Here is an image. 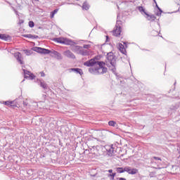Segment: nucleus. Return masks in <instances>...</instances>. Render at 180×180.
I'll return each mask as SVG.
<instances>
[{
    "instance_id": "nucleus-19",
    "label": "nucleus",
    "mask_w": 180,
    "mask_h": 180,
    "mask_svg": "<svg viewBox=\"0 0 180 180\" xmlns=\"http://www.w3.org/2000/svg\"><path fill=\"white\" fill-rule=\"evenodd\" d=\"M109 126H112V127H115L116 126V122L115 121H110L108 122Z\"/></svg>"
},
{
    "instance_id": "nucleus-25",
    "label": "nucleus",
    "mask_w": 180,
    "mask_h": 180,
    "mask_svg": "<svg viewBox=\"0 0 180 180\" xmlns=\"http://www.w3.org/2000/svg\"><path fill=\"white\" fill-rule=\"evenodd\" d=\"M110 176H111L112 179H115V176H116V173H112L110 174Z\"/></svg>"
},
{
    "instance_id": "nucleus-36",
    "label": "nucleus",
    "mask_w": 180,
    "mask_h": 180,
    "mask_svg": "<svg viewBox=\"0 0 180 180\" xmlns=\"http://www.w3.org/2000/svg\"><path fill=\"white\" fill-rule=\"evenodd\" d=\"M153 164H157V162H153Z\"/></svg>"
},
{
    "instance_id": "nucleus-14",
    "label": "nucleus",
    "mask_w": 180,
    "mask_h": 180,
    "mask_svg": "<svg viewBox=\"0 0 180 180\" xmlns=\"http://www.w3.org/2000/svg\"><path fill=\"white\" fill-rule=\"evenodd\" d=\"M0 39H1V40H9V39H11V37H9V35H6L5 34H0Z\"/></svg>"
},
{
    "instance_id": "nucleus-6",
    "label": "nucleus",
    "mask_w": 180,
    "mask_h": 180,
    "mask_svg": "<svg viewBox=\"0 0 180 180\" xmlns=\"http://www.w3.org/2000/svg\"><path fill=\"white\" fill-rule=\"evenodd\" d=\"M34 51H37V53H41L42 54H50V53H51V51H50V50L40 48V47L34 48Z\"/></svg>"
},
{
    "instance_id": "nucleus-35",
    "label": "nucleus",
    "mask_w": 180,
    "mask_h": 180,
    "mask_svg": "<svg viewBox=\"0 0 180 180\" xmlns=\"http://www.w3.org/2000/svg\"><path fill=\"white\" fill-rule=\"evenodd\" d=\"M153 1H154L155 4H157V1L155 0H153Z\"/></svg>"
},
{
    "instance_id": "nucleus-17",
    "label": "nucleus",
    "mask_w": 180,
    "mask_h": 180,
    "mask_svg": "<svg viewBox=\"0 0 180 180\" xmlns=\"http://www.w3.org/2000/svg\"><path fill=\"white\" fill-rule=\"evenodd\" d=\"M117 171L118 174H123V172H125L124 167H117Z\"/></svg>"
},
{
    "instance_id": "nucleus-23",
    "label": "nucleus",
    "mask_w": 180,
    "mask_h": 180,
    "mask_svg": "<svg viewBox=\"0 0 180 180\" xmlns=\"http://www.w3.org/2000/svg\"><path fill=\"white\" fill-rule=\"evenodd\" d=\"M153 160H155V161H162L161 158H158V157H153Z\"/></svg>"
},
{
    "instance_id": "nucleus-18",
    "label": "nucleus",
    "mask_w": 180,
    "mask_h": 180,
    "mask_svg": "<svg viewBox=\"0 0 180 180\" xmlns=\"http://www.w3.org/2000/svg\"><path fill=\"white\" fill-rule=\"evenodd\" d=\"M58 12V8L55 9L53 11L51 12V18H54V15Z\"/></svg>"
},
{
    "instance_id": "nucleus-2",
    "label": "nucleus",
    "mask_w": 180,
    "mask_h": 180,
    "mask_svg": "<svg viewBox=\"0 0 180 180\" xmlns=\"http://www.w3.org/2000/svg\"><path fill=\"white\" fill-rule=\"evenodd\" d=\"M137 9L139 11L141 15H146L145 18L148 19V20H150V22H154V20H155V15L153 14H148V13L146 11V9H144L143 6H138Z\"/></svg>"
},
{
    "instance_id": "nucleus-9",
    "label": "nucleus",
    "mask_w": 180,
    "mask_h": 180,
    "mask_svg": "<svg viewBox=\"0 0 180 180\" xmlns=\"http://www.w3.org/2000/svg\"><path fill=\"white\" fill-rule=\"evenodd\" d=\"M23 72H24L25 78H30V79H34V75H33V74H32L30 72L26 70H23Z\"/></svg>"
},
{
    "instance_id": "nucleus-22",
    "label": "nucleus",
    "mask_w": 180,
    "mask_h": 180,
    "mask_svg": "<svg viewBox=\"0 0 180 180\" xmlns=\"http://www.w3.org/2000/svg\"><path fill=\"white\" fill-rule=\"evenodd\" d=\"M155 7L157 8L158 11H159L160 13H162V11L160 7L158 6V4L157 3L155 4Z\"/></svg>"
},
{
    "instance_id": "nucleus-13",
    "label": "nucleus",
    "mask_w": 180,
    "mask_h": 180,
    "mask_svg": "<svg viewBox=\"0 0 180 180\" xmlns=\"http://www.w3.org/2000/svg\"><path fill=\"white\" fill-rule=\"evenodd\" d=\"M106 150L108 153V155H112L115 151L112 146H107Z\"/></svg>"
},
{
    "instance_id": "nucleus-33",
    "label": "nucleus",
    "mask_w": 180,
    "mask_h": 180,
    "mask_svg": "<svg viewBox=\"0 0 180 180\" xmlns=\"http://www.w3.org/2000/svg\"><path fill=\"white\" fill-rule=\"evenodd\" d=\"M29 23H34L33 21H29Z\"/></svg>"
},
{
    "instance_id": "nucleus-11",
    "label": "nucleus",
    "mask_w": 180,
    "mask_h": 180,
    "mask_svg": "<svg viewBox=\"0 0 180 180\" xmlns=\"http://www.w3.org/2000/svg\"><path fill=\"white\" fill-rule=\"evenodd\" d=\"M64 56H65V57H68V58H75V56L70 50L65 51Z\"/></svg>"
},
{
    "instance_id": "nucleus-37",
    "label": "nucleus",
    "mask_w": 180,
    "mask_h": 180,
    "mask_svg": "<svg viewBox=\"0 0 180 180\" xmlns=\"http://www.w3.org/2000/svg\"><path fill=\"white\" fill-rule=\"evenodd\" d=\"M16 15H18V11H15Z\"/></svg>"
},
{
    "instance_id": "nucleus-10",
    "label": "nucleus",
    "mask_w": 180,
    "mask_h": 180,
    "mask_svg": "<svg viewBox=\"0 0 180 180\" xmlns=\"http://www.w3.org/2000/svg\"><path fill=\"white\" fill-rule=\"evenodd\" d=\"M118 49L120 51L126 56L127 54V51H126V48L124 47V45H122V44H118Z\"/></svg>"
},
{
    "instance_id": "nucleus-3",
    "label": "nucleus",
    "mask_w": 180,
    "mask_h": 180,
    "mask_svg": "<svg viewBox=\"0 0 180 180\" xmlns=\"http://www.w3.org/2000/svg\"><path fill=\"white\" fill-rule=\"evenodd\" d=\"M55 41H56L57 43H60V44H66L67 46L72 44V41L65 37L56 38L55 39Z\"/></svg>"
},
{
    "instance_id": "nucleus-30",
    "label": "nucleus",
    "mask_w": 180,
    "mask_h": 180,
    "mask_svg": "<svg viewBox=\"0 0 180 180\" xmlns=\"http://www.w3.org/2000/svg\"><path fill=\"white\" fill-rule=\"evenodd\" d=\"M25 21L23 20H20L19 23H23Z\"/></svg>"
},
{
    "instance_id": "nucleus-26",
    "label": "nucleus",
    "mask_w": 180,
    "mask_h": 180,
    "mask_svg": "<svg viewBox=\"0 0 180 180\" xmlns=\"http://www.w3.org/2000/svg\"><path fill=\"white\" fill-rule=\"evenodd\" d=\"M155 15H156V16H160L161 13H160V10H158V11H155Z\"/></svg>"
},
{
    "instance_id": "nucleus-7",
    "label": "nucleus",
    "mask_w": 180,
    "mask_h": 180,
    "mask_svg": "<svg viewBox=\"0 0 180 180\" xmlns=\"http://www.w3.org/2000/svg\"><path fill=\"white\" fill-rule=\"evenodd\" d=\"M3 104L6 105V106H8L9 108H18V103H16V101H4Z\"/></svg>"
},
{
    "instance_id": "nucleus-20",
    "label": "nucleus",
    "mask_w": 180,
    "mask_h": 180,
    "mask_svg": "<svg viewBox=\"0 0 180 180\" xmlns=\"http://www.w3.org/2000/svg\"><path fill=\"white\" fill-rule=\"evenodd\" d=\"M24 37H27L28 39H34V36L32 34H25L23 35Z\"/></svg>"
},
{
    "instance_id": "nucleus-21",
    "label": "nucleus",
    "mask_w": 180,
    "mask_h": 180,
    "mask_svg": "<svg viewBox=\"0 0 180 180\" xmlns=\"http://www.w3.org/2000/svg\"><path fill=\"white\" fill-rule=\"evenodd\" d=\"M41 86L44 88V89H47V84L44 82H41Z\"/></svg>"
},
{
    "instance_id": "nucleus-5",
    "label": "nucleus",
    "mask_w": 180,
    "mask_h": 180,
    "mask_svg": "<svg viewBox=\"0 0 180 180\" xmlns=\"http://www.w3.org/2000/svg\"><path fill=\"white\" fill-rule=\"evenodd\" d=\"M107 60L109 61L110 64L111 65L115 66V63H116V59H115V55H113V53L110 52L107 55Z\"/></svg>"
},
{
    "instance_id": "nucleus-31",
    "label": "nucleus",
    "mask_w": 180,
    "mask_h": 180,
    "mask_svg": "<svg viewBox=\"0 0 180 180\" xmlns=\"http://www.w3.org/2000/svg\"><path fill=\"white\" fill-rule=\"evenodd\" d=\"M108 172H109L110 174H112V172H113V170L109 169V170H108Z\"/></svg>"
},
{
    "instance_id": "nucleus-34",
    "label": "nucleus",
    "mask_w": 180,
    "mask_h": 180,
    "mask_svg": "<svg viewBox=\"0 0 180 180\" xmlns=\"http://www.w3.org/2000/svg\"><path fill=\"white\" fill-rule=\"evenodd\" d=\"M24 52L25 53H27V50H24Z\"/></svg>"
},
{
    "instance_id": "nucleus-38",
    "label": "nucleus",
    "mask_w": 180,
    "mask_h": 180,
    "mask_svg": "<svg viewBox=\"0 0 180 180\" xmlns=\"http://www.w3.org/2000/svg\"><path fill=\"white\" fill-rule=\"evenodd\" d=\"M76 1H79V0H76Z\"/></svg>"
},
{
    "instance_id": "nucleus-8",
    "label": "nucleus",
    "mask_w": 180,
    "mask_h": 180,
    "mask_svg": "<svg viewBox=\"0 0 180 180\" xmlns=\"http://www.w3.org/2000/svg\"><path fill=\"white\" fill-rule=\"evenodd\" d=\"M112 33L114 36L118 37V36H120V33H122V27L120 25H116V27L113 30Z\"/></svg>"
},
{
    "instance_id": "nucleus-15",
    "label": "nucleus",
    "mask_w": 180,
    "mask_h": 180,
    "mask_svg": "<svg viewBox=\"0 0 180 180\" xmlns=\"http://www.w3.org/2000/svg\"><path fill=\"white\" fill-rule=\"evenodd\" d=\"M70 70L75 71L76 72H77V74H79L80 75H82V74H84V72H82V70L79 68H71Z\"/></svg>"
},
{
    "instance_id": "nucleus-24",
    "label": "nucleus",
    "mask_w": 180,
    "mask_h": 180,
    "mask_svg": "<svg viewBox=\"0 0 180 180\" xmlns=\"http://www.w3.org/2000/svg\"><path fill=\"white\" fill-rule=\"evenodd\" d=\"M155 169H161V166L160 165V164L155 165Z\"/></svg>"
},
{
    "instance_id": "nucleus-16",
    "label": "nucleus",
    "mask_w": 180,
    "mask_h": 180,
    "mask_svg": "<svg viewBox=\"0 0 180 180\" xmlns=\"http://www.w3.org/2000/svg\"><path fill=\"white\" fill-rule=\"evenodd\" d=\"M82 9H84V11H88V9H89V4H88L86 2H84Z\"/></svg>"
},
{
    "instance_id": "nucleus-29",
    "label": "nucleus",
    "mask_w": 180,
    "mask_h": 180,
    "mask_svg": "<svg viewBox=\"0 0 180 180\" xmlns=\"http://www.w3.org/2000/svg\"><path fill=\"white\" fill-rule=\"evenodd\" d=\"M119 180H127V179L125 178L120 177V178H119Z\"/></svg>"
},
{
    "instance_id": "nucleus-4",
    "label": "nucleus",
    "mask_w": 180,
    "mask_h": 180,
    "mask_svg": "<svg viewBox=\"0 0 180 180\" xmlns=\"http://www.w3.org/2000/svg\"><path fill=\"white\" fill-rule=\"evenodd\" d=\"M125 172H127V174H129V175H136V174H139V169L136 168H132L127 166L124 167Z\"/></svg>"
},
{
    "instance_id": "nucleus-12",
    "label": "nucleus",
    "mask_w": 180,
    "mask_h": 180,
    "mask_svg": "<svg viewBox=\"0 0 180 180\" xmlns=\"http://www.w3.org/2000/svg\"><path fill=\"white\" fill-rule=\"evenodd\" d=\"M15 58H17L18 61H19L20 64H23V61H22V54L20 53V52L15 53Z\"/></svg>"
},
{
    "instance_id": "nucleus-28",
    "label": "nucleus",
    "mask_w": 180,
    "mask_h": 180,
    "mask_svg": "<svg viewBox=\"0 0 180 180\" xmlns=\"http://www.w3.org/2000/svg\"><path fill=\"white\" fill-rule=\"evenodd\" d=\"M44 75H44V72H41V77H44Z\"/></svg>"
},
{
    "instance_id": "nucleus-1",
    "label": "nucleus",
    "mask_w": 180,
    "mask_h": 180,
    "mask_svg": "<svg viewBox=\"0 0 180 180\" xmlns=\"http://www.w3.org/2000/svg\"><path fill=\"white\" fill-rule=\"evenodd\" d=\"M86 67H91L89 69V72L94 75H99V74H105L108 72V68L105 67V63L101 61H97L96 58H91L84 63Z\"/></svg>"
},
{
    "instance_id": "nucleus-27",
    "label": "nucleus",
    "mask_w": 180,
    "mask_h": 180,
    "mask_svg": "<svg viewBox=\"0 0 180 180\" xmlns=\"http://www.w3.org/2000/svg\"><path fill=\"white\" fill-rule=\"evenodd\" d=\"M29 27H34V23H30Z\"/></svg>"
},
{
    "instance_id": "nucleus-32",
    "label": "nucleus",
    "mask_w": 180,
    "mask_h": 180,
    "mask_svg": "<svg viewBox=\"0 0 180 180\" xmlns=\"http://www.w3.org/2000/svg\"><path fill=\"white\" fill-rule=\"evenodd\" d=\"M24 106H27V103L26 102L23 103Z\"/></svg>"
}]
</instances>
